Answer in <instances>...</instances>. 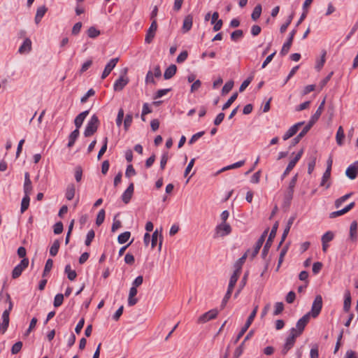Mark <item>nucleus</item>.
<instances>
[{
  "instance_id": "1",
  "label": "nucleus",
  "mask_w": 358,
  "mask_h": 358,
  "mask_svg": "<svg viewBox=\"0 0 358 358\" xmlns=\"http://www.w3.org/2000/svg\"><path fill=\"white\" fill-rule=\"evenodd\" d=\"M5 301L8 303V307L3 312L1 316L2 322H0V334H4L8 329L10 321L9 315L13 306L10 296L8 293L5 294Z\"/></svg>"
},
{
  "instance_id": "2",
  "label": "nucleus",
  "mask_w": 358,
  "mask_h": 358,
  "mask_svg": "<svg viewBox=\"0 0 358 358\" xmlns=\"http://www.w3.org/2000/svg\"><path fill=\"white\" fill-rule=\"evenodd\" d=\"M99 124V120L98 117L96 115H93L87 124L84 131V136L85 137L92 136L97 131Z\"/></svg>"
},
{
  "instance_id": "3",
  "label": "nucleus",
  "mask_w": 358,
  "mask_h": 358,
  "mask_svg": "<svg viewBox=\"0 0 358 358\" xmlns=\"http://www.w3.org/2000/svg\"><path fill=\"white\" fill-rule=\"evenodd\" d=\"M278 227V222H276L273 224V227L271 229V231L270 232V234L268 236V239L266 241V243L264 245V248L262 250V257L263 258H265L266 257V255H268V250H269V249H270V248L271 246L273 240V238H275V236L276 235Z\"/></svg>"
},
{
  "instance_id": "4",
  "label": "nucleus",
  "mask_w": 358,
  "mask_h": 358,
  "mask_svg": "<svg viewBox=\"0 0 358 358\" xmlns=\"http://www.w3.org/2000/svg\"><path fill=\"white\" fill-rule=\"evenodd\" d=\"M294 332H296V329L292 328L290 331V335L286 339L285 343L281 352L284 355L288 352V351L294 346L295 343V340L298 336V334H294Z\"/></svg>"
},
{
  "instance_id": "5",
  "label": "nucleus",
  "mask_w": 358,
  "mask_h": 358,
  "mask_svg": "<svg viewBox=\"0 0 358 358\" xmlns=\"http://www.w3.org/2000/svg\"><path fill=\"white\" fill-rule=\"evenodd\" d=\"M322 308V297L321 295H317L313 301L312 304L311 310L308 313H310V316L311 315L313 317H317Z\"/></svg>"
},
{
  "instance_id": "6",
  "label": "nucleus",
  "mask_w": 358,
  "mask_h": 358,
  "mask_svg": "<svg viewBox=\"0 0 358 358\" xmlns=\"http://www.w3.org/2000/svg\"><path fill=\"white\" fill-rule=\"evenodd\" d=\"M29 262L27 258L22 259L20 263L13 268L12 271V278L14 279L19 278L22 271L28 266Z\"/></svg>"
},
{
  "instance_id": "7",
  "label": "nucleus",
  "mask_w": 358,
  "mask_h": 358,
  "mask_svg": "<svg viewBox=\"0 0 358 358\" xmlns=\"http://www.w3.org/2000/svg\"><path fill=\"white\" fill-rule=\"evenodd\" d=\"M231 232V227L229 224L227 222H222L218 224L215 228V236H225Z\"/></svg>"
},
{
  "instance_id": "8",
  "label": "nucleus",
  "mask_w": 358,
  "mask_h": 358,
  "mask_svg": "<svg viewBox=\"0 0 358 358\" xmlns=\"http://www.w3.org/2000/svg\"><path fill=\"white\" fill-rule=\"evenodd\" d=\"M127 69H124V75L121 76L114 83L113 89L115 91H121L128 84L129 80L125 76Z\"/></svg>"
},
{
  "instance_id": "9",
  "label": "nucleus",
  "mask_w": 358,
  "mask_h": 358,
  "mask_svg": "<svg viewBox=\"0 0 358 358\" xmlns=\"http://www.w3.org/2000/svg\"><path fill=\"white\" fill-rule=\"evenodd\" d=\"M157 29V20H152L148 30L147 31L145 38V42L148 44L150 43L153 38H155L156 31Z\"/></svg>"
},
{
  "instance_id": "10",
  "label": "nucleus",
  "mask_w": 358,
  "mask_h": 358,
  "mask_svg": "<svg viewBox=\"0 0 358 358\" xmlns=\"http://www.w3.org/2000/svg\"><path fill=\"white\" fill-rule=\"evenodd\" d=\"M217 314H218V310L217 309H212V310L205 313L204 314L201 315L198 318L197 322L201 323V324L206 323L209 320L216 318V317L217 316Z\"/></svg>"
},
{
  "instance_id": "11",
  "label": "nucleus",
  "mask_w": 358,
  "mask_h": 358,
  "mask_svg": "<svg viewBox=\"0 0 358 358\" xmlns=\"http://www.w3.org/2000/svg\"><path fill=\"white\" fill-rule=\"evenodd\" d=\"M310 319V313H307L304 315L301 319L298 320L296 325V332L294 334H297L298 336L302 334L303 331L305 329V327L308 324Z\"/></svg>"
},
{
  "instance_id": "12",
  "label": "nucleus",
  "mask_w": 358,
  "mask_h": 358,
  "mask_svg": "<svg viewBox=\"0 0 358 358\" xmlns=\"http://www.w3.org/2000/svg\"><path fill=\"white\" fill-rule=\"evenodd\" d=\"M346 176L350 180H355L358 176V160L350 164L345 171Z\"/></svg>"
},
{
  "instance_id": "13",
  "label": "nucleus",
  "mask_w": 358,
  "mask_h": 358,
  "mask_svg": "<svg viewBox=\"0 0 358 358\" xmlns=\"http://www.w3.org/2000/svg\"><path fill=\"white\" fill-rule=\"evenodd\" d=\"M296 29H293L290 33H289V38H287V42H285L283 45H282V48L281 49V51H280V54L282 55H285L288 53L289 49H290V47L292 44V42H293V39H294V35L296 34Z\"/></svg>"
},
{
  "instance_id": "14",
  "label": "nucleus",
  "mask_w": 358,
  "mask_h": 358,
  "mask_svg": "<svg viewBox=\"0 0 358 358\" xmlns=\"http://www.w3.org/2000/svg\"><path fill=\"white\" fill-rule=\"evenodd\" d=\"M119 59L117 57L111 59L105 66V69L101 75V79H105L112 71L116 66Z\"/></svg>"
},
{
  "instance_id": "15",
  "label": "nucleus",
  "mask_w": 358,
  "mask_h": 358,
  "mask_svg": "<svg viewBox=\"0 0 358 358\" xmlns=\"http://www.w3.org/2000/svg\"><path fill=\"white\" fill-rule=\"evenodd\" d=\"M304 124V122H299L292 126L283 135L282 138L286 141L296 134L299 128Z\"/></svg>"
},
{
  "instance_id": "16",
  "label": "nucleus",
  "mask_w": 358,
  "mask_h": 358,
  "mask_svg": "<svg viewBox=\"0 0 358 358\" xmlns=\"http://www.w3.org/2000/svg\"><path fill=\"white\" fill-rule=\"evenodd\" d=\"M325 104V99L321 102L319 107L317 108L316 112L314 115H312L310 117V120L308 122V124H310L311 127L313 126V124L318 120L320 115H322Z\"/></svg>"
},
{
  "instance_id": "17",
  "label": "nucleus",
  "mask_w": 358,
  "mask_h": 358,
  "mask_svg": "<svg viewBox=\"0 0 358 358\" xmlns=\"http://www.w3.org/2000/svg\"><path fill=\"white\" fill-rule=\"evenodd\" d=\"M134 183L131 182L122 195V200L124 203H128L130 201L134 194Z\"/></svg>"
},
{
  "instance_id": "18",
  "label": "nucleus",
  "mask_w": 358,
  "mask_h": 358,
  "mask_svg": "<svg viewBox=\"0 0 358 358\" xmlns=\"http://www.w3.org/2000/svg\"><path fill=\"white\" fill-rule=\"evenodd\" d=\"M138 293L137 287L131 286L129 289V296H128V305L129 306H133L136 305L138 302V299L135 296Z\"/></svg>"
},
{
  "instance_id": "19",
  "label": "nucleus",
  "mask_w": 358,
  "mask_h": 358,
  "mask_svg": "<svg viewBox=\"0 0 358 358\" xmlns=\"http://www.w3.org/2000/svg\"><path fill=\"white\" fill-rule=\"evenodd\" d=\"M311 126L308 124H307L302 131L292 141V146L296 145L299 142L301 141V139L308 132V131L311 129Z\"/></svg>"
},
{
  "instance_id": "20",
  "label": "nucleus",
  "mask_w": 358,
  "mask_h": 358,
  "mask_svg": "<svg viewBox=\"0 0 358 358\" xmlns=\"http://www.w3.org/2000/svg\"><path fill=\"white\" fill-rule=\"evenodd\" d=\"M89 114V110H85L82 113H80L79 115H78L75 120H74V124L76 126V129L79 130V129L81 127L85 117Z\"/></svg>"
},
{
  "instance_id": "21",
  "label": "nucleus",
  "mask_w": 358,
  "mask_h": 358,
  "mask_svg": "<svg viewBox=\"0 0 358 358\" xmlns=\"http://www.w3.org/2000/svg\"><path fill=\"white\" fill-rule=\"evenodd\" d=\"M192 24H193V17L191 15H187L183 20L182 31L183 33L188 32L192 29Z\"/></svg>"
},
{
  "instance_id": "22",
  "label": "nucleus",
  "mask_w": 358,
  "mask_h": 358,
  "mask_svg": "<svg viewBox=\"0 0 358 358\" xmlns=\"http://www.w3.org/2000/svg\"><path fill=\"white\" fill-rule=\"evenodd\" d=\"M159 237V250H161L162 245V236L161 234H159L158 230L156 229L152 235V237L150 236L151 239V247L152 248H154L157 244V238Z\"/></svg>"
},
{
  "instance_id": "23",
  "label": "nucleus",
  "mask_w": 358,
  "mask_h": 358,
  "mask_svg": "<svg viewBox=\"0 0 358 358\" xmlns=\"http://www.w3.org/2000/svg\"><path fill=\"white\" fill-rule=\"evenodd\" d=\"M294 219H295L294 217H291L288 220L287 226L284 229V231H283L282 237H281V241L278 245V247H280L282 244V243L285 241L286 237L287 236V234L289 232L290 228H291L292 224L294 223Z\"/></svg>"
},
{
  "instance_id": "24",
  "label": "nucleus",
  "mask_w": 358,
  "mask_h": 358,
  "mask_svg": "<svg viewBox=\"0 0 358 358\" xmlns=\"http://www.w3.org/2000/svg\"><path fill=\"white\" fill-rule=\"evenodd\" d=\"M31 50V41L29 38H26L23 43L19 48L18 52L20 54L28 53Z\"/></svg>"
},
{
  "instance_id": "25",
  "label": "nucleus",
  "mask_w": 358,
  "mask_h": 358,
  "mask_svg": "<svg viewBox=\"0 0 358 358\" xmlns=\"http://www.w3.org/2000/svg\"><path fill=\"white\" fill-rule=\"evenodd\" d=\"M177 71V67L175 64L170 65L164 71V78L166 80L171 79Z\"/></svg>"
},
{
  "instance_id": "26",
  "label": "nucleus",
  "mask_w": 358,
  "mask_h": 358,
  "mask_svg": "<svg viewBox=\"0 0 358 358\" xmlns=\"http://www.w3.org/2000/svg\"><path fill=\"white\" fill-rule=\"evenodd\" d=\"M76 192V187L74 184H69L65 193V196L67 200L71 201L73 199Z\"/></svg>"
},
{
  "instance_id": "27",
  "label": "nucleus",
  "mask_w": 358,
  "mask_h": 358,
  "mask_svg": "<svg viewBox=\"0 0 358 358\" xmlns=\"http://www.w3.org/2000/svg\"><path fill=\"white\" fill-rule=\"evenodd\" d=\"M330 176H331V172L329 170H326L324 171V173H323L320 185L325 186L326 189H328L331 185V183L329 182H328L330 179Z\"/></svg>"
},
{
  "instance_id": "28",
  "label": "nucleus",
  "mask_w": 358,
  "mask_h": 358,
  "mask_svg": "<svg viewBox=\"0 0 358 358\" xmlns=\"http://www.w3.org/2000/svg\"><path fill=\"white\" fill-rule=\"evenodd\" d=\"M79 134H80V132H79V130H78V129H75L70 134V135L69 136V143L67 144V146L69 148H71L74 145L76 139L79 136Z\"/></svg>"
},
{
  "instance_id": "29",
  "label": "nucleus",
  "mask_w": 358,
  "mask_h": 358,
  "mask_svg": "<svg viewBox=\"0 0 358 358\" xmlns=\"http://www.w3.org/2000/svg\"><path fill=\"white\" fill-rule=\"evenodd\" d=\"M345 138L344 130L341 126H340L337 130L336 135V143L338 145L343 144V139Z\"/></svg>"
},
{
  "instance_id": "30",
  "label": "nucleus",
  "mask_w": 358,
  "mask_h": 358,
  "mask_svg": "<svg viewBox=\"0 0 358 358\" xmlns=\"http://www.w3.org/2000/svg\"><path fill=\"white\" fill-rule=\"evenodd\" d=\"M357 223L356 221H353L350 227V236L352 241H356L357 238Z\"/></svg>"
},
{
  "instance_id": "31",
  "label": "nucleus",
  "mask_w": 358,
  "mask_h": 358,
  "mask_svg": "<svg viewBox=\"0 0 358 358\" xmlns=\"http://www.w3.org/2000/svg\"><path fill=\"white\" fill-rule=\"evenodd\" d=\"M64 272L67 275L68 279L70 280H74L77 276L76 271L71 269L70 264H67L65 266Z\"/></svg>"
},
{
  "instance_id": "32",
  "label": "nucleus",
  "mask_w": 358,
  "mask_h": 358,
  "mask_svg": "<svg viewBox=\"0 0 358 358\" xmlns=\"http://www.w3.org/2000/svg\"><path fill=\"white\" fill-rule=\"evenodd\" d=\"M262 5L261 4H257L252 13V15H251V18L253 21H257L259 17L261 16V14H262Z\"/></svg>"
},
{
  "instance_id": "33",
  "label": "nucleus",
  "mask_w": 358,
  "mask_h": 358,
  "mask_svg": "<svg viewBox=\"0 0 358 358\" xmlns=\"http://www.w3.org/2000/svg\"><path fill=\"white\" fill-rule=\"evenodd\" d=\"M240 274H241L240 268H236L235 269V271H234V273L232 274V275L230 278L229 282V287L235 286V285L240 276Z\"/></svg>"
},
{
  "instance_id": "34",
  "label": "nucleus",
  "mask_w": 358,
  "mask_h": 358,
  "mask_svg": "<svg viewBox=\"0 0 358 358\" xmlns=\"http://www.w3.org/2000/svg\"><path fill=\"white\" fill-rule=\"evenodd\" d=\"M326 55H327V51L325 50H323L322 51L321 58L319 60H317V62H316L315 69L318 71L322 69V68L323 67V66H324V64L325 63Z\"/></svg>"
},
{
  "instance_id": "35",
  "label": "nucleus",
  "mask_w": 358,
  "mask_h": 358,
  "mask_svg": "<svg viewBox=\"0 0 358 358\" xmlns=\"http://www.w3.org/2000/svg\"><path fill=\"white\" fill-rule=\"evenodd\" d=\"M60 247V242L58 239L55 240L52 246L50 248V255L52 257H55L57 255L59 249Z\"/></svg>"
},
{
  "instance_id": "36",
  "label": "nucleus",
  "mask_w": 358,
  "mask_h": 358,
  "mask_svg": "<svg viewBox=\"0 0 358 358\" xmlns=\"http://www.w3.org/2000/svg\"><path fill=\"white\" fill-rule=\"evenodd\" d=\"M263 238H259L255 243V248L251 253V258L253 259L259 253L260 248L263 245Z\"/></svg>"
},
{
  "instance_id": "37",
  "label": "nucleus",
  "mask_w": 358,
  "mask_h": 358,
  "mask_svg": "<svg viewBox=\"0 0 358 358\" xmlns=\"http://www.w3.org/2000/svg\"><path fill=\"white\" fill-rule=\"evenodd\" d=\"M288 247H289L288 244H286L280 251L279 259H278V266L276 268L277 271L279 270V268L284 260V257L288 250Z\"/></svg>"
},
{
  "instance_id": "38",
  "label": "nucleus",
  "mask_w": 358,
  "mask_h": 358,
  "mask_svg": "<svg viewBox=\"0 0 358 358\" xmlns=\"http://www.w3.org/2000/svg\"><path fill=\"white\" fill-rule=\"evenodd\" d=\"M245 164V160L237 162L233 164L227 166L224 168H222L219 172H223L227 170L233 169H237L239 167H241Z\"/></svg>"
},
{
  "instance_id": "39",
  "label": "nucleus",
  "mask_w": 358,
  "mask_h": 358,
  "mask_svg": "<svg viewBox=\"0 0 358 358\" xmlns=\"http://www.w3.org/2000/svg\"><path fill=\"white\" fill-rule=\"evenodd\" d=\"M131 233L129 231H125L120 234L117 237V241L120 244L125 243L130 238Z\"/></svg>"
},
{
  "instance_id": "40",
  "label": "nucleus",
  "mask_w": 358,
  "mask_h": 358,
  "mask_svg": "<svg viewBox=\"0 0 358 358\" xmlns=\"http://www.w3.org/2000/svg\"><path fill=\"white\" fill-rule=\"evenodd\" d=\"M29 201L30 198L28 195H24L22 198V203H21V212L24 213L29 207Z\"/></svg>"
},
{
  "instance_id": "41",
  "label": "nucleus",
  "mask_w": 358,
  "mask_h": 358,
  "mask_svg": "<svg viewBox=\"0 0 358 358\" xmlns=\"http://www.w3.org/2000/svg\"><path fill=\"white\" fill-rule=\"evenodd\" d=\"M334 238V234L332 231H329L324 234L322 236V243H329Z\"/></svg>"
},
{
  "instance_id": "42",
  "label": "nucleus",
  "mask_w": 358,
  "mask_h": 358,
  "mask_svg": "<svg viewBox=\"0 0 358 358\" xmlns=\"http://www.w3.org/2000/svg\"><path fill=\"white\" fill-rule=\"evenodd\" d=\"M238 93H234L231 97L227 100V101L222 106V110H227L230 106L237 99Z\"/></svg>"
},
{
  "instance_id": "43",
  "label": "nucleus",
  "mask_w": 358,
  "mask_h": 358,
  "mask_svg": "<svg viewBox=\"0 0 358 358\" xmlns=\"http://www.w3.org/2000/svg\"><path fill=\"white\" fill-rule=\"evenodd\" d=\"M257 310H258V306H256L254 308L252 313H250V315H249V317L245 322L246 326L250 327L251 325V324L252 323V322L257 315Z\"/></svg>"
},
{
  "instance_id": "44",
  "label": "nucleus",
  "mask_w": 358,
  "mask_h": 358,
  "mask_svg": "<svg viewBox=\"0 0 358 358\" xmlns=\"http://www.w3.org/2000/svg\"><path fill=\"white\" fill-rule=\"evenodd\" d=\"M233 87H234V81L233 80H229V81L227 82L222 87V94H228L232 90Z\"/></svg>"
},
{
  "instance_id": "45",
  "label": "nucleus",
  "mask_w": 358,
  "mask_h": 358,
  "mask_svg": "<svg viewBox=\"0 0 358 358\" xmlns=\"http://www.w3.org/2000/svg\"><path fill=\"white\" fill-rule=\"evenodd\" d=\"M294 191V189L287 188V191L285 193L284 200L285 202L287 203V204L290 203L293 198Z\"/></svg>"
},
{
  "instance_id": "46",
  "label": "nucleus",
  "mask_w": 358,
  "mask_h": 358,
  "mask_svg": "<svg viewBox=\"0 0 358 358\" xmlns=\"http://www.w3.org/2000/svg\"><path fill=\"white\" fill-rule=\"evenodd\" d=\"M316 164V157L315 156L311 157L309 159L308 164V173L311 174L315 169Z\"/></svg>"
},
{
  "instance_id": "47",
  "label": "nucleus",
  "mask_w": 358,
  "mask_h": 358,
  "mask_svg": "<svg viewBox=\"0 0 358 358\" xmlns=\"http://www.w3.org/2000/svg\"><path fill=\"white\" fill-rule=\"evenodd\" d=\"M350 304H351V297L350 294L348 293V295H345L344 303H343V310L346 313H348L350 309Z\"/></svg>"
},
{
  "instance_id": "48",
  "label": "nucleus",
  "mask_w": 358,
  "mask_h": 358,
  "mask_svg": "<svg viewBox=\"0 0 358 358\" xmlns=\"http://www.w3.org/2000/svg\"><path fill=\"white\" fill-rule=\"evenodd\" d=\"M105 219V210L103 209H101L98 213V215L96 216V224L98 226H100L104 221Z\"/></svg>"
},
{
  "instance_id": "49",
  "label": "nucleus",
  "mask_w": 358,
  "mask_h": 358,
  "mask_svg": "<svg viewBox=\"0 0 358 358\" xmlns=\"http://www.w3.org/2000/svg\"><path fill=\"white\" fill-rule=\"evenodd\" d=\"M107 145H108V138L105 137L103 139V145L101 148V149L98 153V155H97V159L99 160L101 158L102 155L106 152V151L107 150Z\"/></svg>"
},
{
  "instance_id": "50",
  "label": "nucleus",
  "mask_w": 358,
  "mask_h": 358,
  "mask_svg": "<svg viewBox=\"0 0 358 358\" xmlns=\"http://www.w3.org/2000/svg\"><path fill=\"white\" fill-rule=\"evenodd\" d=\"M100 34V31L94 27H90L87 30V35L90 38H94Z\"/></svg>"
},
{
  "instance_id": "51",
  "label": "nucleus",
  "mask_w": 358,
  "mask_h": 358,
  "mask_svg": "<svg viewBox=\"0 0 358 358\" xmlns=\"http://www.w3.org/2000/svg\"><path fill=\"white\" fill-rule=\"evenodd\" d=\"M133 120V116L131 114H127L124 120V127L127 131L131 126Z\"/></svg>"
},
{
  "instance_id": "52",
  "label": "nucleus",
  "mask_w": 358,
  "mask_h": 358,
  "mask_svg": "<svg viewBox=\"0 0 358 358\" xmlns=\"http://www.w3.org/2000/svg\"><path fill=\"white\" fill-rule=\"evenodd\" d=\"M243 36V32L241 29H237L233 31L231 34V38L234 41H236L238 39L242 38Z\"/></svg>"
},
{
  "instance_id": "53",
  "label": "nucleus",
  "mask_w": 358,
  "mask_h": 358,
  "mask_svg": "<svg viewBox=\"0 0 358 358\" xmlns=\"http://www.w3.org/2000/svg\"><path fill=\"white\" fill-rule=\"evenodd\" d=\"M52 266H53V261H52V259H48L46 261V263H45V265L43 276H45L48 273H49L51 271Z\"/></svg>"
},
{
  "instance_id": "54",
  "label": "nucleus",
  "mask_w": 358,
  "mask_h": 358,
  "mask_svg": "<svg viewBox=\"0 0 358 358\" xmlns=\"http://www.w3.org/2000/svg\"><path fill=\"white\" fill-rule=\"evenodd\" d=\"M63 301H64V294H57L55 296L54 303H53L54 306L55 307L60 306L62 304Z\"/></svg>"
},
{
  "instance_id": "55",
  "label": "nucleus",
  "mask_w": 358,
  "mask_h": 358,
  "mask_svg": "<svg viewBox=\"0 0 358 358\" xmlns=\"http://www.w3.org/2000/svg\"><path fill=\"white\" fill-rule=\"evenodd\" d=\"M250 252V251L248 250L246 253H245L240 259H238V260L236 262L235 264V267L236 268H240V273L241 272V267H242V265L245 262L247 257H248V254Z\"/></svg>"
},
{
  "instance_id": "56",
  "label": "nucleus",
  "mask_w": 358,
  "mask_h": 358,
  "mask_svg": "<svg viewBox=\"0 0 358 358\" xmlns=\"http://www.w3.org/2000/svg\"><path fill=\"white\" fill-rule=\"evenodd\" d=\"M284 309V305L282 302H277L275 304V310L273 311L274 315H278L280 314Z\"/></svg>"
},
{
  "instance_id": "57",
  "label": "nucleus",
  "mask_w": 358,
  "mask_h": 358,
  "mask_svg": "<svg viewBox=\"0 0 358 358\" xmlns=\"http://www.w3.org/2000/svg\"><path fill=\"white\" fill-rule=\"evenodd\" d=\"M22 347V343L21 341L16 342L11 348V352L13 355L18 353Z\"/></svg>"
},
{
  "instance_id": "58",
  "label": "nucleus",
  "mask_w": 358,
  "mask_h": 358,
  "mask_svg": "<svg viewBox=\"0 0 358 358\" xmlns=\"http://www.w3.org/2000/svg\"><path fill=\"white\" fill-rule=\"evenodd\" d=\"M171 90V88L159 90L155 94L154 99H157L166 95Z\"/></svg>"
},
{
  "instance_id": "59",
  "label": "nucleus",
  "mask_w": 358,
  "mask_h": 358,
  "mask_svg": "<svg viewBox=\"0 0 358 358\" xmlns=\"http://www.w3.org/2000/svg\"><path fill=\"white\" fill-rule=\"evenodd\" d=\"M188 57V52L186 50H184L180 53L176 59V62L179 64L184 62Z\"/></svg>"
},
{
  "instance_id": "60",
  "label": "nucleus",
  "mask_w": 358,
  "mask_h": 358,
  "mask_svg": "<svg viewBox=\"0 0 358 358\" xmlns=\"http://www.w3.org/2000/svg\"><path fill=\"white\" fill-rule=\"evenodd\" d=\"M205 132L204 131H199L195 134H194L192 138L189 139L188 143L189 145H192L193 143H194L199 138H201V136H203L204 135Z\"/></svg>"
},
{
  "instance_id": "61",
  "label": "nucleus",
  "mask_w": 358,
  "mask_h": 358,
  "mask_svg": "<svg viewBox=\"0 0 358 358\" xmlns=\"http://www.w3.org/2000/svg\"><path fill=\"white\" fill-rule=\"evenodd\" d=\"M95 236L94 231L93 230H90L87 234L86 240H85V245H90L94 239Z\"/></svg>"
},
{
  "instance_id": "62",
  "label": "nucleus",
  "mask_w": 358,
  "mask_h": 358,
  "mask_svg": "<svg viewBox=\"0 0 358 358\" xmlns=\"http://www.w3.org/2000/svg\"><path fill=\"white\" fill-rule=\"evenodd\" d=\"M63 231V224L62 222H58L54 225V233L55 234H60Z\"/></svg>"
},
{
  "instance_id": "63",
  "label": "nucleus",
  "mask_w": 358,
  "mask_h": 358,
  "mask_svg": "<svg viewBox=\"0 0 358 358\" xmlns=\"http://www.w3.org/2000/svg\"><path fill=\"white\" fill-rule=\"evenodd\" d=\"M135 175H136V171L134 169L133 166L131 164L128 165L127 167V169H126V172H125L126 177L129 178L131 176H135Z\"/></svg>"
},
{
  "instance_id": "64",
  "label": "nucleus",
  "mask_w": 358,
  "mask_h": 358,
  "mask_svg": "<svg viewBox=\"0 0 358 358\" xmlns=\"http://www.w3.org/2000/svg\"><path fill=\"white\" fill-rule=\"evenodd\" d=\"M244 343H242L235 350L234 353V358H238L243 352Z\"/></svg>"
}]
</instances>
